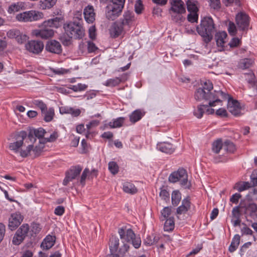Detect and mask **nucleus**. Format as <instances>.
Listing matches in <instances>:
<instances>
[{"instance_id":"obj_1","label":"nucleus","mask_w":257,"mask_h":257,"mask_svg":"<svg viewBox=\"0 0 257 257\" xmlns=\"http://www.w3.org/2000/svg\"><path fill=\"white\" fill-rule=\"evenodd\" d=\"M204 91L200 90L197 93L196 96L198 99L205 98L206 100H209V105L211 106H215L216 103H221L224 100H227V107L229 111L234 116H237L241 115V106L240 102L228 93L224 92L222 90H218L215 92L214 94L203 95Z\"/></svg>"},{"instance_id":"obj_2","label":"nucleus","mask_w":257,"mask_h":257,"mask_svg":"<svg viewBox=\"0 0 257 257\" xmlns=\"http://www.w3.org/2000/svg\"><path fill=\"white\" fill-rule=\"evenodd\" d=\"M63 28L68 38H61L64 45H68L70 43V39H82L85 36V30L80 22L69 21L64 24Z\"/></svg>"},{"instance_id":"obj_3","label":"nucleus","mask_w":257,"mask_h":257,"mask_svg":"<svg viewBox=\"0 0 257 257\" xmlns=\"http://www.w3.org/2000/svg\"><path fill=\"white\" fill-rule=\"evenodd\" d=\"M27 136V132L21 131L16 134L14 141L9 144L10 149L15 153H19L23 158H26L31 155V152L33 147L32 144H29L26 149H22V147Z\"/></svg>"},{"instance_id":"obj_4","label":"nucleus","mask_w":257,"mask_h":257,"mask_svg":"<svg viewBox=\"0 0 257 257\" xmlns=\"http://www.w3.org/2000/svg\"><path fill=\"white\" fill-rule=\"evenodd\" d=\"M196 31L205 43L210 42L215 31V24L211 17H203L201 20L200 25L196 27Z\"/></svg>"},{"instance_id":"obj_5","label":"nucleus","mask_w":257,"mask_h":257,"mask_svg":"<svg viewBox=\"0 0 257 257\" xmlns=\"http://www.w3.org/2000/svg\"><path fill=\"white\" fill-rule=\"evenodd\" d=\"M170 4L169 12L172 21L176 24L181 25L186 19L185 15L186 10L184 2L182 0H171Z\"/></svg>"},{"instance_id":"obj_6","label":"nucleus","mask_w":257,"mask_h":257,"mask_svg":"<svg viewBox=\"0 0 257 257\" xmlns=\"http://www.w3.org/2000/svg\"><path fill=\"white\" fill-rule=\"evenodd\" d=\"M111 3L106 7V18L111 21L115 20L121 14L125 0H110Z\"/></svg>"},{"instance_id":"obj_7","label":"nucleus","mask_w":257,"mask_h":257,"mask_svg":"<svg viewBox=\"0 0 257 257\" xmlns=\"http://www.w3.org/2000/svg\"><path fill=\"white\" fill-rule=\"evenodd\" d=\"M213 88V84H212V82L209 80H207L204 82V83L202 85L201 87H200L196 90V91H195V94H194L195 99L197 101H200L203 100L204 101L208 102V104L205 105V106H207V107L205 108V111L208 114H213L214 112V109L213 108H211L209 107H211L209 105V100H206L205 99V98H202V99H198L196 96V95H197V93H198V92L199 91H200V90H202L204 92V95L207 94H214L215 93V92H217L218 91L214 90L213 92H211ZM203 93H204V92H203ZM203 95H204V94H203Z\"/></svg>"},{"instance_id":"obj_8","label":"nucleus","mask_w":257,"mask_h":257,"mask_svg":"<svg viewBox=\"0 0 257 257\" xmlns=\"http://www.w3.org/2000/svg\"><path fill=\"white\" fill-rule=\"evenodd\" d=\"M169 181L173 183L180 182V185L185 188L189 189L191 186L188 182L187 171L183 168H179L176 171L172 172L169 177Z\"/></svg>"},{"instance_id":"obj_9","label":"nucleus","mask_w":257,"mask_h":257,"mask_svg":"<svg viewBox=\"0 0 257 257\" xmlns=\"http://www.w3.org/2000/svg\"><path fill=\"white\" fill-rule=\"evenodd\" d=\"M43 17L44 14L41 12L30 10L18 14L16 19L19 22H32L39 21L43 19Z\"/></svg>"},{"instance_id":"obj_10","label":"nucleus","mask_w":257,"mask_h":257,"mask_svg":"<svg viewBox=\"0 0 257 257\" xmlns=\"http://www.w3.org/2000/svg\"><path fill=\"white\" fill-rule=\"evenodd\" d=\"M30 231V226L28 223H23L17 230L14 235L12 242L14 245H19L25 239Z\"/></svg>"},{"instance_id":"obj_11","label":"nucleus","mask_w":257,"mask_h":257,"mask_svg":"<svg viewBox=\"0 0 257 257\" xmlns=\"http://www.w3.org/2000/svg\"><path fill=\"white\" fill-rule=\"evenodd\" d=\"M235 22L238 31L246 32L249 26L250 17L244 12H240L236 15Z\"/></svg>"},{"instance_id":"obj_12","label":"nucleus","mask_w":257,"mask_h":257,"mask_svg":"<svg viewBox=\"0 0 257 257\" xmlns=\"http://www.w3.org/2000/svg\"><path fill=\"white\" fill-rule=\"evenodd\" d=\"M82 171V167L80 165L71 166L65 173V177L63 181V185L64 186L70 181L75 179L78 176Z\"/></svg>"},{"instance_id":"obj_13","label":"nucleus","mask_w":257,"mask_h":257,"mask_svg":"<svg viewBox=\"0 0 257 257\" xmlns=\"http://www.w3.org/2000/svg\"><path fill=\"white\" fill-rule=\"evenodd\" d=\"M42 28L33 31L32 34L37 38L44 40L51 38L54 35V31L49 27H44L41 24Z\"/></svg>"},{"instance_id":"obj_14","label":"nucleus","mask_w":257,"mask_h":257,"mask_svg":"<svg viewBox=\"0 0 257 257\" xmlns=\"http://www.w3.org/2000/svg\"><path fill=\"white\" fill-rule=\"evenodd\" d=\"M25 48L30 53L39 54L42 51L44 44L41 41L31 40L25 44Z\"/></svg>"},{"instance_id":"obj_15","label":"nucleus","mask_w":257,"mask_h":257,"mask_svg":"<svg viewBox=\"0 0 257 257\" xmlns=\"http://www.w3.org/2000/svg\"><path fill=\"white\" fill-rule=\"evenodd\" d=\"M128 77V73H122L119 77L107 79L102 84L106 87H114L118 86L121 82L127 81Z\"/></svg>"},{"instance_id":"obj_16","label":"nucleus","mask_w":257,"mask_h":257,"mask_svg":"<svg viewBox=\"0 0 257 257\" xmlns=\"http://www.w3.org/2000/svg\"><path fill=\"white\" fill-rule=\"evenodd\" d=\"M23 219V216L19 212L12 213L9 219V228L11 231L15 230L21 224Z\"/></svg>"},{"instance_id":"obj_17","label":"nucleus","mask_w":257,"mask_h":257,"mask_svg":"<svg viewBox=\"0 0 257 257\" xmlns=\"http://www.w3.org/2000/svg\"><path fill=\"white\" fill-rule=\"evenodd\" d=\"M118 233L120 238L124 243L130 242L135 235L133 229L130 227H128L127 225L123 226L119 228Z\"/></svg>"},{"instance_id":"obj_18","label":"nucleus","mask_w":257,"mask_h":257,"mask_svg":"<svg viewBox=\"0 0 257 257\" xmlns=\"http://www.w3.org/2000/svg\"><path fill=\"white\" fill-rule=\"evenodd\" d=\"M8 37L11 39H15L19 44L24 43L28 39V36L23 34L20 30L17 29H12L7 33Z\"/></svg>"},{"instance_id":"obj_19","label":"nucleus","mask_w":257,"mask_h":257,"mask_svg":"<svg viewBox=\"0 0 257 257\" xmlns=\"http://www.w3.org/2000/svg\"><path fill=\"white\" fill-rule=\"evenodd\" d=\"M156 149L162 153L167 154H172L175 152L176 147L171 143L162 142L157 143Z\"/></svg>"},{"instance_id":"obj_20","label":"nucleus","mask_w":257,"mask_h":257,"mask_svg":"<svg viewBox=\"0 0 257 257\" xmlns=\"http://www.w3.org/2000/svg\"><path fill=\"white\" fill-rule=\"evenodd\" d=\"M124 27L118 22H113L109 31L111 38H116L118 37L123 32Z\"/></svg>"},{"instance_id":"obj_21","label":"nucleus","mask_w":257,"mask_h":257,"mask_svg":"<svg viewBox=\"0 0 257 257\" xmlns=\"http://www.w3.org/2000/svg\"><path fill=\"white\" fill-rule=\"evenodd\" d=\"M135 20V16L133 12L130 11H125L122 18L119 20V23L124 27L127 26L130 28Z\"/></svg>"},{"instance_id":"obj_22","label":"nucleus","mask_w":257,"mask_h":257,"mask_svg":"<svg viewBox=\"0 0 257 257\" xmlns=\"http://www.w3.org/2000/svg\"><path fill=\"white\" fill-rule=\"evenodd\" d=\"M46 50L51 53L57 54L61 53L62 51L60 43L55 40H52L47 42L46 45Z\"/></svg>"},{"instance_id":"obj_23","label":"nucleus","mask_w":257,"mask_h":257,"mask_svg":"<svg viewBox=\"0 0 257 257\" xmlns=\"http://www.w3.org/2000/svg\"><path fill=\"white\" fill-rule=\"evenodd\" d=\"M63 21L64 18L63 17H56L52 19L44 21L42 23V25L44 27H49L52 29L53 28L57 29L61 26Z\"/></svg>"},{"instance_id":"obj_24","label":"nucleus","mask_w":257,"mask_h":257,"mask_svg":"<svg viewBox=\"0 0 257 257\" xmlns=\"http://www.w3.org/2000/svg\"><path fill=\"white\" fill-rule=\"evenodd\" d=\"M84 18L88 24H93L95 21V14L92 6L88 5L83 10Z\"/></svg>"},{"instance_id":"obj_25","label":"nucleus","mask_w":257,"mask_h":257,"mask_svg":"<svg viewBox=\"0 0 257 257\" xmlns=\"http://www.w3.org/2000/svg\"><path fill=\"white\" fill-rule=\"evenodd\" d=\"M191 202L189 196L182 200L181 204L176 209V213L181 215L186 213L191 208Z\"/></svg>"},{"instance_id":"obj_26","label":"nucleus","mask_w":257,"mask_h":257,"mask_svg":"<svg viewBox=\"0 0 257 257\" xmlns=\"http://www.w3.org/2000/svg\"><path fill=\"white\" fill-rule=\"evenodd\" d=\"M245 214L254 220L257 219V205L254 202L249 203L245 207Z\"/></svg>"},{"instance_id":"obj_27","label":"nucleus","mask_w":257,"mask_h":257,"mask_svg":"<svg viewBox=\"0 0 257 257\" xmlns=\"http://www.w3.org/2000/svg\"><path fill=\"white\" fill-rule=\"evenodd\" d=\"M145 115V112L141 109H137L129 115V119L131 123L134 124L140 120Z\"/></svg>"},{"instance_id":"obj_28","label":"nucleus","mask_w":257,"mask_h":257,"mask_svg":"<svg viewBox=\"0 0 257 257\" xmlns=\"http://www.w3.org/2000/svg\"><path fill=\"white\" fill-rule=\"evenodd\" d=\"M55 241V236L48 234L43 239L41 247L44 249H49L54 245Z\"/></svg>"},{"instance_id":"obj_29","label":"nucleus","mask_w":257,"mask_h":257,"mask_svg":"<svg viewBox=\"0 0 257 257\" xmlns=\"http://www.w3.org/2000/svg\"><path fill=\"white\" fill-rule=\"evenodd\" d=\"M239 206L233 208L231 221L234 226L240 225L241 213L239 210Z\"/></svg>"},{"instance_id":"obj_30","label":"nucleus","mask_w":257,"mask_h":257,"mask_svg":"<svg viewBox=\"0 0 257 257\" xmlns=\"http://www.w3.org/2000/svg\"><path fill=\"white\" fill-rule=\"evenodd\" d=\"M125 119L126 117L123 116L117 117L109 121L107 124H105L104 126L106 127L107 125H108L111 128L120 127L124 124Z\"/></svg>"},{"instance_id":"obj_31","label":"nucleus","mask_w":257,"mask_h":257,"mask_svg":"<svg viewBox=\"0 0 257 257\" xmlns=\"http://www.w3.org/2000/svg\"><path fill=\"white\" fill-rule=\"evenodd\" d=\"M122 190L126 193L135 194L138 192L135 185L131 182L125 181L122 183Z\"/></svg>"},{"instance_id":"obj_32","label":"nucleus","mask_w":257,"mask_h":257,"mask_svg":"<svg viewBox=\"0 0 257 257\" xmlns=\"http://www.w3.org/2000/svg\"><path fill=\"white\" fill-rule=\"evenodd\" d=\"M57 0H40L39 2V9L42 10H49L56 4Z\"/></svg>"},{"instance_id":"obj_33","label":"nucleus","mask_w":257,"mask_h":257,"mask_svg":"<svg viewBox=\"0 0 257 257\" xmlns=\"http://www.w3.org/2000/svg\"><path fill=\"white\" fill-rule=\"evenodd\" d=\"M254 63V59L245 58L240 59L238 63V66L243 70L250 68Z\"/></svg>"},{"instance_id":"obj_34","label":"nucleus","mask_w":257,"mask_h":257,"mask_svg":"<svg viewBox=\"0 0 257 257\" xmlns=\"http://www.w3.org/2000/svg\"><path fill=\"white\" fill-rule=\"evenodd\" d=\"M25 4L22 2L14 3L9 7L8 12L10 14L17 12L20 10L25 9Z\"/></svg>"},{"instance_id":"obj_35","label":"nucleus","mask_w":257,"mask_h":257,"mask_svg":"<svg viewBox=\"0 0 257 257\" xmlns=\"http://www.w3.org/2000/svg\"><path fill=\"white\" fill-rule=\"evenodd\" d=\"M160 236L158 234H152L148 235L145 239V243L149 246L157 244L160 239Z\"/></svg>"},{"instance_id":"obj_36","label":"nucleus","mask_w":257,"mask_h":257,"mask_svg":"<svg viewBox=\"0 0 257 257\" xmlns=\"http://www.w3.org/2000/svg\"><path fill=\"white\" fill-rule=\"evenodd\" d=\"M227 34L224 31L219 32L215 35L216 44L218 46L224 47L225 41L227 37Z\"/></svg>"},{"instance_id":"obj_37","label":"nucleus","mask_w":257,"mask_h":257,"mask_svg":"<svg viewBox=\"0 0 257 257\" xmlns=\"http://www.w3.org/2000/svg\"><path fill=\"white\" fill-rule=\"evenodd\" d=\"M240 237L239 234H236L233 237L231 244L228 247V251L230 252H233L238 247L240 242Z\"/></svg>"},{"instance_id":"obj_38","label":"nucleus","mask_w":257,"mask_h":257,"mask_svg":"<svg viewBox=\"0 0 257 257\" xmlns=\"http://www.w3.org/2000/svg\"><path fill=\"white\" fill-rule=\"evenodd\" d=\"M165 220L164 225V230L165 231L170 232L174 230L175 227V220L173 216L169 217Z\"/></svg>"},{"instance_id":"obj_39","label":"nucleus","mask_w":257,"mask_h":257,"mask_svg":"<svg viewBox=\"0 0 257 257\" xmlns=\"http://www.w3.org/2000/svg\"><path fill=\"white\" fill-rule=\"evenodd\" d=\"M250 187V183L248 182L239 181L235 184L233 189L240 192L247 190Z\"/></svg>"},{"instance_id":"obj_40","label":"nucleus","mask_w":257,"mask_h":257,"mask_svg":"<svg viewBox=\"0 0 257 257\" xmlns=\"http://www.w3.org/2000/svg\"><path fill=\"white\" fill-rule=\"evenodd\" d=\"M159 196L166 203H169L170 201V193L167 189V187L162 185L160 188Z\"/></svg>"},{"instance_id":"obj_41","label":"nucleus","mask_w":257,"mask_h":257,"mask_svg":"<svg viewBox=\"0 0 257 257\" xmlns=\"http://www.w3.org/2000/svg\"><path fill=\"white\" fill-rule=\"evenodd\" d=\"M186 8L188 12H197L199 11L198 8V2L197 0H187L186 2Z\"/></svg>"},{"instance_id":"obj_42","label":"nucleus","mask_w":257,"mask_h":257,"mask_svg":"<svg viewBox=\"0 0 257 257\" xmlns=\"http://www.w3.org/2000/svg\"><path fill=\"white\" fill-rule=\"evenodd\" d=\"M44 116V119L46 122L51 121L54 116V109L53 107H50L48 109L47 108L43 112H41Z\"/></svg>"},{"instance_id":"obj_43","label":"nucleus","mask_w":257,"mask_h":257,"mask_svg":"<svg viewBox=\"0 0 257 257\" xmlns=\"http://www.w3.org/2000/svg\"><path fill=\"white\" fill-rule=\"evenodd\" d=\"M181 200V194L178 190H174L172 193L171 201L174 206H177Z\"/></svg>"},{"instance_id":"obj_44","label":"nucleus","mask_w":257,"mask_h":257,"mask_svg":"<svg viewBox=\"0 0 257 257\" xmlns=\"http://www.w3.org/2000/svg\"><path fill=\"white\" fill-rule=\"evenodd\" d=\"M207 106H205L204 104H199L197 106V108L194 109L193 110V114L198 118H201L202 117L203 114L205 111V108Z\"/></svg>"},{"instance_id":"obj_45","label":"nucleus","mask_w":257,"mask_h":257,"mask_svg":"<svg viewBox=\"0 0 257 257\" xmlns=\"http://www.w3.org/2000/svg\"><path fill=\"white\" fill-rule=\"evenodd\" d=\"M119 239L118 238H111L110 239L109 250L110 252L116 253L119 247Z\"/></svg>"},{"instance_id":"obj_46","label":"nucleus","mask_w":257,"mask_h":257,"mask_svg":"<svg viewBox=\"0 0 257 257\" xmlns=\"http://www.w3.org/2000/svg\"><path fill=\"white\" fill-rule=\"evenodd\" d=\"M223 146L222 141L221 139H217L213 141L212 143V151L218 154L220 151Z\"/></svg>"},{"instance_id":"obj_47","label":"nucleus","mask_w":257,"mask_h":257,"mask_svg":"<svg viewBox=\"0 0 257 257\" xmlns=\"http://www.w3.org/2000/svg\"><path fill=\"white\" fill-rule=\"evenodd\" d=\"M245 75L247 76L246 79L247 83L251 87H254L256 85L257 80L254 73L252 71H249L248 73H245Z\"/></svg>"},{"instance_id":"obj_48","label":"nucleus","mask_w":257,"mask_h":257,"mask_svg":"<svg viewBox=\"0 0 257 257\" xmlns=\"http://www.w3.org/2000/svg\"><path fill=\"white\" fill-rule=\"evenodd\" d=\"M42 230V226L39 223L33 222L31 224V235L34 236L39 234Z\"/></svg>"},{"instance_id":"obj_49","label":"nucleus","mask_w":257,"mask_h":257,"mask_svg":"<svg viewBox=\"0 0 257 257\" xmlns=\"http://www.w3.org/2000/svg\"><path fill=\"white\" fill-rule=\"evenodd\" d=\"M119 166L115 161H110L108 164V169L112 175H116L119 171Z\"/></svg>"},{"instance_id":"obj_50","label":"nucleus","mask_w":257,"mask_h":257,"mask_svg":"<svg viewBox=\"0 0 257 257\" xmlns=\"http://www.w3.org/2000/svg\"><path fill=\"white\" fill-rule=\"evenodd\" d=\"M189 14L187 15V19L189 22L194 23L197 22L198 20L199 15L197 12H188Z\"/></svg>"},{"instance_id":"obj_51","label":"nucleus","mask_w":257,"mask_h":257,"mask_svg":"<svg viewBox=\"0 0 257 257\" xmlns=\"http://www.w3.org/2000/svg\"><path fill=\"white\" fill-rule=\"evenodd\" d=\"M161 220L162 221L165 220V219L170 217L171 213V207L169 206L165 207L161 211Z\"/></svg>"},{"instance_id":"obj_52","label":"nucleus","mask_w":257,"mask_h":257,"mask_svg":"<svg viewBox=\"0 0 257 257\" xmlns=\"http://www.w3.org/2000/svg\"><path fill=\"white\" fill-rule=\"evenodd\" d=\"M227 30L230 35L234 36L236 35L238 30L237 27L233 22L229 21L228 25Z\"/></svg>"},{"instance_id":"obj_53","label":"nucleus","mask_w":257,"mask_h":257,"mask_svg":"<svg viewBox=\"0 0 257 257\" xmlns=\"http://www.w3.org/2000/svg\"><path fill=\"white\" fill-rule=\"evenodd\" d=\"M44 148V144L41 143L38 146H36L35 147H33L31 152L32 151L34 157H37L39 156L43 152Z\"/></svg>"},{"instance_id":"obj_54","label":"nucleus","mask_w":257,"mask_h":257,"mask_svg":"<svg viewBox=\"0 0 257 257\" xmlns=\"http://www.w3.org/2000/svg\"><path fill=\"white\" fill-rule=\"evenodd\" d=\"M32 103L41 110V112H43L47 107V105L41 100L35 99L33 100Z\"/></svg>"},{"instance_id":"obj_55","label":"nucleus","mask_w":257,"mask_h":257,"mask_svg":"<svg viewBox=\"0 0 257 257\" xmlns=\"http://www.w3.org/2000/svg\"><path fill=\"white\" fill-rule=\"evenodd\" d=\"M87 87V85L79 83L77 85H71L69 88L72 89L74 92H78L84 91Z\"/></svg>"},{"instance_id":"obj_56","label":"nucleus","mask_w":257,"mask_h":257,"mask_svg":"<svg viewBox=\"0 0 257 257\" xmlns=\"http://www.w3.org/2000/svg\"><path fill=\"white\" fill-rule=\"evenodd\" d=\"M209 5L211 9L218 11L221 8L220 0H208Z\"/></svg>"},{"instance_id":"obj_57","label":"nucleus","mask_w":257,"mask_h":257,"mask_svg":"<svg viewBox=\"0 0 257 257\" xmlns=\"http://www.w3.org/2000/svg\"><path fill=\"white\" fill-rule=\"evenodd\" d=\"M225 150L227 152L231 153H233L235 149V146L234 144L230 141H226L224 144Z\"/></svg>"},{"instance_id":"obj_58","label":"nucleus","mask_w":257,"mask_h":257,"mask_svg":"<svg viewBox=\"0 0 257 257\" xmlns=\"http://www.w3.org/2000/svg\"><path fill=\"white\" fill-rule=\"evenodd\" d=\"M32 130L33 134H35V136L38 139L42 138L46 133L45 130L42 127H39L37 129L32 128Z\"/></svg>"},{"instance_id":"obj_59","label":"nucleus","mask_w":257,"mask_h":257,"mask_svg":"<svg viewBox=\"0 0 257 257\" xmlns=\"http://www.w3.org/2000/svg\"><path fill=\"white\" fill-rule=\"evenodd\" d=\"M27 140H29L30 142L31 143V144L33 145V144L36 141V138L35 136V134L33 133L32 128H30L28 134H27V136L26 139H25V142H27Z\"/></svg>"},{"instance_id":"obj_60","label":"nucleus","mask_w":257,"mask_h":257,"mask_svg":"<svg viewBox=\"0 0 257 257\" xmlns=\"http://www.w3.org/2000/svg\"><path fill=\"white\" fill-rule=\"evenodd\" d=\"M228 161V158L224 155H219L213 159V162L217 164L219 163H226Z\"/></svg>"},{"instance_id":"obj_61","label":"nucleus","mask_w":257,"mask_h":257,"mask_svg":"<svg viewBox=\"0 0 257 257\" xmlns=\"http://www.w3.org/2000/svg\"><path fill=\"white\" fill-rule=\"evenodd\" d=\"M134 247L136 248H138L140 247L141 244V240L140 237H136V234L135 236L133 237L132 240H131V242Z\"/></svg>"},{"instance_id":"obj_62","label":"nucleus","mask_w":257,"mask_h":257,"mask_svg":"<svg viewBox=\"0 0 257 257\" xmlns=\"http://www.w3.org/2000/svg\"><path fill=\"white\" fill-rule=\"evenodd\" d=\"M89 172H90V171L88 168H85L84 170H83V171L81 174V176L80 177V183L82 185H85L86 178L87 175H88V174L89 173Z\"/></svg>"},{"instance_id":"obj_63","label":"nucleus","mask_w":257,"mask_h":257,"mask_svg":"<svg viewBox=\"0 0 257 257\" xmlns=\"http://www.w3.org/2000/svg\"><path fill=\"white\" fill-rule=\"evenodd\" d=\"M216 115L221 117H226L228 116V113L225 108H219L215 112Z\"/></svg>"},{"instance_id":"obj_64","label":"nucleus","mask_w":257,"mask_h":257,"mask_svg":"<svg viewBox=\"0 0 257 257\" xmlns=\"http://www.w3.org/2000/svg\"><path fill=\"white\" fill-rule=\"evenodd\" d=\"M143 9V5L141 0H138L135 5V10L137 14H140Z\"/></svg>"}]
</instances>
